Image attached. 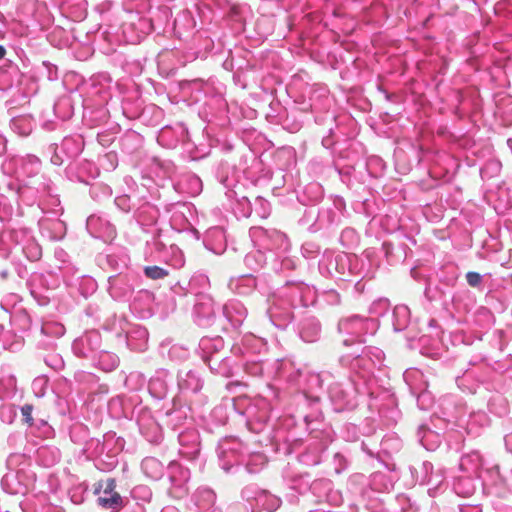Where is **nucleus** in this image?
Returning <instances> with one entry per match:
<instances>
[{
  "mask_svg": "<svg viewBox=\"0 0 512 512\" xmlns=\"http://www.w3.org/2000/svg\"><path fill=\"white\" fill-rule=\"evenodd\" d=\"M338 329L341 334L348 336L343 339L344 345H350L354 342H364L363 336L367 333H374L376 322L373 319H366L354 315L340 320Z\"/></svg>",
  "mask_w": 512,
  "mask_h": 512,
  "instance_id": "nucleus-1",
  "label": "nucleus"
},
{
  "mask_svg": "<svg viewBox=\"0 0 512 512\" xmlns=\"http://www.w3.org/2000/svg\"><path fill=\"white\" fill-rule=\"evenodd\" d=\"M116 481L113 478L101 480L95 484L94 493L100 495L97 499L98 504L105 509L121 508L122 497L115 491Z\"/></svg>",
  "mask_w": 512,
  "mask_h": 512,
  "instance_id": "nucleus-2",
  "label": "nucleus"
},
{
  "mask_svg": "<svg viewBox=\"0 0 512 512\" xmlns=\"http://www.w3.org/2000/svg\"><path fill=\"white\" fill-rule=\"evenodd\" d=\"M260 503L265 510L272 512L280 506L281 500L266 490H263L261 492L258 491V504Z\"/></svg>",
  "mask_w": 512,
  "mask_h": 512,
  "instance_id": "nucleus-3",
  "label": "nucleus"
},
{
  "mask_svg": "<svg viewBox=\"0 0 512 512\" xmlns=\"http://www.w3.org/2000/svg\"><path fill=\"white\" fill-rule=\"evenodd\" d=\"M394 317L396 318V323L394 324L395 330H402L408 321L409 317V309L407 306L400 305L396 306L394 309Z\"/></svg>",
  "mask_w": 512,
  "mask_h": 512,
  "instance_id": "nucleus-4",
  "label": "nucleus"
},
{
  "mask_svg": "<svg viewBox=\"0 0 512 512\" xmlns=\"http://www.w3.org/2000/svg\"><path fill=\"white\" fill-rule=\"evenodd\" d=\"M312 331H310L306 326H303L300 331V336L305 342H313L316 340L319 333V325L316 322H311Z\"/></svg>",
  "mask_w": 512,
  "mask_h": 512,
  "instance_id": "nucleus-5",
  "label": "nucleus"
},
{
  "mask_svg": "<svg viewBox=\"0 0 512 512\" xmlns=\"http://www.w3.org/2000/svg\"><path fill=\"white\" fill-rule=\"evenodd\" d=\"M145 275L153 280L163 279L168 276V271L159 266H147L144 269Z\"/></svg>",
  "mask_w": 512,
  "mask_h": 512,
  "instance_id": "nucleus-6",
  "label": "nucleus"
},
{
  "mask_svg": "<svg viewBox=\"0 0 512 512\" xmlns=\"http://www.w3.org/2000/svg\"><path fill=\"white\" fill-rule=\"evenodd\" d=\"M417 403L421 409H428L432 403V398H431L430 393L427 391H423V392L419 393L418 397H417Z\"/></svg>",
  "mask_w": 512,
  "mask_h": 512,
  "instance_id": "nucleus-7",
  "label": "nucleus"
},
{
  "mask_svg": "<svg viewBox=\"0 0 512 512\" xmlns=\"http://www.w3.org/2000/svg\"><path fill=\"white\" fill-rule=\"evenodd\" d=\"M32 412H33V406L31 404H25L21 408V413H22V416H23V421L27 425H29V426H32L34 424V419L32 417Z\"/></svg>",
  "mask_w": 512,
  "mask_h": 512,
  "instance_id": "nucleus-8",
  "label": "nucleus"
},
{
  "mask_svg": "<svg viewBox=\"0 0 512 512\" xmlns=\"http://www.w3.org/2000/svg\"><path fill=\"white\" fill-rule=\"evenodd\" d=\"M466 280L471 287H478L482 283V276L477 272H468Z\"/></svg>",
  "mask_w": 512,
  "mask_h": 512,
  "instance_id": "nucleus-9",
  "label": "nucleus"
},
{
  "mask_svg": "<svg viewBox=\"0 0 512 512\" xmlns=\"http://www.w3.org/2000/svg\"><path fill=\"white\" fill-rule=\"evenodd\" d=\"M259 210L262 211L261 217L263 218H266L270 213L269 203L261 197H258V211Z\"/></svg>",
  "mask_w": 512,
  "mask_h": 512,
  "instance_id": "nucleus-10",
  "label": "nucleus"
},
{
  "mask_svg": "<svg viewBox=\"0 0 512 512\" xmlns=\"http://www.w3.org/2000/svg\"><path fill=\"white\" fill-rule=\"evenodd\" d=\"M426 482L428 485L432 486L433 488H437L441 484L442 480L440 479V477L438 475H436V476L431 475L428 477Z\"/></svg>",
  "mask_w": 512,
  "mask_h": 512,
  "instance_id": "nucleus-11",
  "label": "nucleus"
},
{
  "mask_svg": "<svg viewBox=\"0 0 512 512\" xmlns=\"http://www.w3.org/2000/svg\"><path fill=\"white\" fill-rule=\"evenodd\" d=\"M265 237H268V232L266 230L260 229L258 227V239L259 238L263 239Z\"/></svg>",
  "mask_w": 512,
  "mask_h": 512,
  "instance_id": "nucleus-12",
  "label": "nucleus"
},
{
  "mask_svg": "<svg viewBox=\"0 0 512 512\" xmlns=\"http://www.w3.org/2000/svg\"><path fill=\"white\" fill-rule=\"evenodd\" d=\"M417 375H420V373H419L418 371L406 372V373L404 374V377H405V379H406V380H408V379H409V377H411V376H417Z\"/></svg>",
  "mask_w": 512,
  "mask_h": 512,
  "instance_id": "nucleus-13",
  "label": "nucleus"
},
{
  "mask_svg": "<svg viewBox=\"0 0 512 512\" xmlns=\"http://www.w3.org/2000/svg\"><path fill=\"white\" fill-rule=\"evenodd\" d=\"M272 237L276 240V241H279V240H282L283 236L277 232V231H273L272 232Z\"/></svg>",
  "mask_w": 512,
  "mask_h": 512,
  "instance_id": "nucleus-14",
  "label": "nucleus"
},
{
  "mask_svg": "<svg viewBox=\"0 0 512 512\" xmlns=\"http://www.w3.org/2000/svg\"><path fill=\"white\" fill-rule=\"evenodd\" d=\"M6 55V49L0 45V60H2Z\"/></svg>",
  "mask_w": 512,
  "mask_h": 512,
  "instance_id": "nucleus-15",
  "label": "nucleus"
},
{
  "mask_svg": "<svg viewBox=\"0 0 512 512\" xmlns=\"http://www.w3.org/2000/svg\"><path fill=\"white\" fill-rule=\"evenodd\" d=\"M424 467H425L426 470H428V467L432 468V465L430 463H425Z\"/></svg>",
  "mask_w": 512,
  "mask_h": 512,
  "instance_id": "nucleus-16",
  "label": "nucleus"
},
{
  "mask_svg": "<svg viewBox=\"0 0 512 512\" xmlns=\"http://www.w3.org/2000/svg\"><path fill=\"white\" fill-rule=\"evenodd\" d=\"M270 318H271L272 322H274V313H272V312L270 313Z\"/></svg>",
  "mask_w": 512,
  "mask_h": 512,
  "instance_id": "nucleus-17",
  "label": "nucleus"
},
{
  "mask_svg": "<svg viewBox=\"0 0 512 512\" xmlns=\"http://www.w3.org/2000/svg\"><path fill=\"white\" fill-rule=\"evenodd\" d=\"M257 340H258V343H259V342H263V343L265 344L264 339H261L260 337H257Z\"/></svg>",
  "mask_w": 512,
  "mask_h": 512,
  "instance_id": "nucleus-18",
  "label": "nucleus"
}]
</instances>
